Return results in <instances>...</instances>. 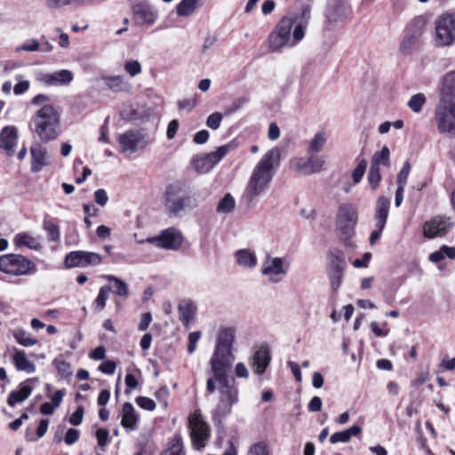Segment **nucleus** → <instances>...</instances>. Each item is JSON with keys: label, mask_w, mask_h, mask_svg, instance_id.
Listing matches in <instances>:
<instances>
[{"label": "nucleus", "mask_w": 455, "mask_h": 455, "mask_svg": "<svg viewBox=\"0 0 455 455\" xmlns=\"http://www.w3.org/2000/svg\"><path fill=\"white\" fill-rule=\"evenodd\" d=\"M452 225L453 223L450 217L435 216L424 224L423 234L427 238L443 236Z\"/></svg>", "instance_id": "nucleus-19"}, {"label": "nucleus", "mask_w": 455, "mask_h": 455, "mask_svg": "<svg viewBox=\"0 0 455 455\" xmlns=\"http://www.w3.org/2000/svg\"><path fill=\"white\" fill-rule=\"evenodd\" d=\"M290 269V260L287 258L274 257L267 254L261 266V275L266 276L268 283H279L287 275Z\"/></svg>", "instance_id": "nucleus-9"}, {"label": "nucleus", "mask_w": 455, "mask_h": 455, "mask_svg": "<svg viewBox=\"0 0 455 455\" xmlns=\"http://www.w3.org/2000/svg\"><path fill=\"white\" fill-rule=\"evenodd\" d=\"M101 261V256L98 253L84 251H76L68 253L65 257L64 262L68 268H72L97 266L100 265Z\"/></svg>", "instance_id": "nucleus-17"}, {"label": "nucleus", "mask_w": 455, "mask_h": 455, "mask_svg": "<svg viewBox=\"0 0 455 455\" xmlns=\"http://www.w3.org/2000/svg\"><path fill=\"white\" fill-rule=\"evenodd\" d=\"M32 393V387L29 386H23L19 391H12L8 397V404L13 407L16 403L26 400Z\"/></svg>", "instance_id": "nucleus-37"}, {"label": "nucleus", "mask_w": 455, "mask_h": 455, "mask_svg": "<svg viewBox=\"0 0 455 455\" xmlns=\"http://www.w3.org/2000/svg\"><path fill=\"white\" fill-rule=\"evenodd\" d=\"M179 126H180V124H179L178 120H176V119L172 120L168 124L166 136L169 140H172L175 137V135L179 130Z\"/></svg>", "instance_id": "nucleus-64"}, {"label": "nucleus", "mask_w": 455, "mask_h": 455, "mask_svg": "<svg viewBox=\"0 0 455 455\" xmlns=\"http://www.w3.org/2000/svg\"><path fill=\"white\" fill-rule=\"evenodd\" d=\"M426 96L422 92L416 93L408 101V107L415 113H419L426 103Z\"/></svg>", "instance_id": "nucleus-44"}, {"label": "nucleus", "mask_w": 455, "mask_h": 455, "mask_svg": "<svg viewBox=\"0 0 455 455\" xmlns=\"http://www.w3.org/2000/svg\"><path fill=\"white\" fill-rule=\"evenodd\" d=\"M419 40V39L416 38L415 36H411L407 32L400 44V52L404 55L410 54L418 44Z\"/></svg>", "instance_id": "nucleus-42"}, {"label": "nucleus", "mask_w": 455, "mask_h": 455, "mask_svg": "<svg viewBox=\"0 0 455 455\" xmlns=\"http://www.w3.org/2000/svg\"><path fill=\"white\" fill-rule=\"evenodd\" d=\"M164 200L166 211L173 215L186 209H193L197 204L189 196L188 187L180 181L170 184L166 188Z\"/></svg>", "instance_id": "nucleus-5"}, {"label": "nucleus", "mask_w": 455, "mask_h": 455, "mask_svg": "<svg viewBox=\"0 0 455 455\" xmlns=\"http://www.w3.org/2000/svg\"><path fill=\"white\" fill-rule=\"evenodd\" d=\"M137 404L147 411H154L156 409V403L151 398L146 396H138L136 398Z\"/></svg>", "instance_id": "nucleus-55"}, {"label": "nucleus", "mask_w": 455, "mask_h": 455, "mask_svg": "<svg viewBox=\"0 0 455 455\" xmlns=\"http://www.w3.org/2000/svg\"><path fill=\"white\" fill-rule=\"evenodd\" d=\"M116 364L114 361H106L99 366V371L105 374H113L116 371Z\"/></svg>", "instance_id": "nucleus-62"}, {"label": "nucleus", "mask_w": 455, "mask_h": 455, "mask_svg": "<svg viewBox=\"0 0 455 455\" xmlns=\"http://www.w3.org/2000/svg\"><path fill=\"white\" fill-rule=\"evenodd\" d=\"M347 13V7L340 0H332L329 4L327 11V19L331 22H337L338 20L346 17Z\"/></svg>", "instance_id": "nucleus-27"}, {"label": "nucleus", "mask_w": 455, "mask_h": 455, "mask_svg": "<svg viewBox=\"0 0 455 455\" xmlns=\"http://www.w3.org/2000/svg\"><path fill=\"white\" fill-rule=\"evenodd\" d=\"M306 26L296 23L295 16L283 17L268 36V45L272 52L283 47H293L304 38Z\"/></svg>", "instance_id": "nucleus-3"}, {"label": "nucleus", "mask_w": 455, "mask_h": 455, "mask_svg": "<svg viewBox=\"0 0 455 455\" xmlns=\"http://www.w3.org/2000/svg\"><path fill=\"white\" fill-rule=\"evenodd\" d=\"M132 19L134 26L148 28L159 20L158 7L150 0H135L131 5Z\"/></svg>", "instance_id": "nucleus-7"}, {"label": "nucleus", "mask_w": 455, "mask_h": 455, "mask_svg": "<svg viewBox=\"0 0 455 455\" xmlns=\"http://www.w3.org/2000/svg\"><path fill=\"white\" fill-rule=\"evenodd\" d=\"M235 339V330L233 327L221 328L218 333L214 351L209 362L213 374L206 381V391L209 394L216 391L217 380L228 379V373L235 360L233 354Z\"/></svg>", "instance_id": "nucleus-1"}, {"label": "nucleus", "mask_w": 455, "mask_h": 455, "mask_svg": "<svg viewBox=\"0 0 455 455\" xmlns=\"http://www.w3.org/2000/svg\"><path fill=\"white\" fill-rule=\"evenodd\" d=\"M380 164L386 167L390 166V150L387 146H384L380 151L375 152L372 156L371 165L379 168Z\"/></svg>", "instance_id": "nucleus-38"}, {"label": "nucleus", "mask_w": 455, "mask_h": 455, "mask_svg": "<svg viewBox=\"0 0 455 455\" xmlns=\"http://www.w3.org/2000/svg\"><path fill=\"white\" fill-rule=\"evenodd\" d=\"M94 200L99 205L105 206L108 202V196L106 190L103 188L97 189L94 193Z\"/></svg>", "instance_id": "nucleus-61"}, {"label": "nucleus", "mask_w": 455, "mask_h": 455, "mask_svg": "<svg viewBox=\"0 0 455 455\" xmlns=\"http://www.w3.org/2000/svg\"><path fill=\"white\" fill-rule=\"evenodd\" d=\"M200 0H182L176 6L177 15L180 17L191 16L199 6Z\"/></svg>", "instance_id": "nucleus-36"}, {"label": "nucleus", "mask_w": 455, "mask_h": 455, "mask_svg": "<svg viewBox=\"0 0 455 455\" xmlns=\"http://www.w3.org/2000/svg\"><path fill=\"white\" fill-rule=\"evenodd\" d=\"M236 263L244 268H252L257 265V258L254 252L248 249L238 250L235 254Z\"/></svg>", "instance_id": "nucleus-30"}, {"label": "nucleus", "mask_w": 455, "mask_h": 455, "mask_svg": "<svg viewBox=\"0 0 455 455\" xmlns=\"http://www.w3.org/2000/svg\"><path fill=\"white\" fill-rule=\"evenodd\" d=\"M307 159L295 158L291 161L292 168L297 172L304 175H309L312 173L319 172L325 164V161L322 156L309 154Z\"/></svg>", "instance_id": "nucleus-20"}, {"label": "nucleus", "mask_w": 455, "mask_h": 455, "mask_svg": "<svg viewBox=\"0 0 455 455\" xmlns=\"http://www.w3.org/2000/svg\"><path fill=\"white\" fill-rule=\"evenodd\" d=\"M161 455H185L180 437H174L170 447L163 451Z\"/></svg>", "instance_id": "nucleus-47"}, {"label": "nucleus", "mask_w": 455, "mask_h": 455, "mask_svg": "<svg viewBox=\"0 0 455 455\" xmlns=\"http://www.w3.org/2000/svg\"><path fill=\"white\" fill-rule=\"evenodd\" d=\"M235 205V201L230 194H227L219 203L217 212L220 213L231 212Z\"/></svg>", "instance_id": "nucleus-45"}, {"label": "nucleus", "mask_w": 455, "mask_h": 455, "mask_svg": "<svg viewBox=\"0 0 455 455\" xmlns=\"http://www.w3.org/2000/svg\"><path fill=\"white\" fill-rule=\"evenodd\" d=\"M381 181V174L379 167L371 165L368 173V182L372 190L377 189L379 182Z\"/></svg>", "instance_id": "nucleus-49"}, {"label": "nucleus", "mask_w": 455, "mask_h": 455, "mask_svg": "<svg viewBox=\"0 0 455 455\" xmlns=\"http://www.w3.org/2000/svg\"><path fill=\"white\" fill-rule=\"evenodd\" d=\"M247 98L245 97H239V98H236L233 102L232 104L227 108L226 109V113L227 114H233L235 112H236L238 109H240L246 102H247Z\"/></svg>", "instance_id": "nucleus-58"}, {"label": "nucleus", "mask_w": 455, "mask_h": 455, "mask_svg": "<svg viewBox=\"0 0 455 455\" xmlns=\"http://www.w3.org/2000/svg\"><path fill=\"white\" fill-rule=\"evenodd\" d=\"M411 171V164L409 161H406L397 175V185L404 186L407 183V179Z\"/></svg>", "instance_id": "nucleus-54"}, {"label": "nucleus", "mask_w": 455, "mask_h": 455, "mask_svg": "<svg viewBox=\"0 0 455 455\" xmlns=\"http://www.w3.org/2000/svg\"><path fill=\"white\" fill-rule=\"evenodd\" d=\"M139 243H148L156 245L159 248L165 250H177L183 242V237L180 232L175 228H167L164 230L160 235L148 237L145 240H138Z\"/></svg>", "instance_id": "nucleus-15"}, {"label": "nucleus", "mask_w": 455, "mask_h": 455, "mask_svg": "<svg viewBox=\"0 0 455 455\" xmlns=\"http://www.w3.org/2000/svg\"><path fill=\"white\" fill-rule=\"evenodd\" d=\"M367 164V161L364 158L361 159L358 162L356 167L352 172V179L355 184L360 183V181L363 178L366 172Z\"/></svg>", "instance_id": "nucleus-48"}, {"label": "nucleus", "mask_w": 455, "mask_h": 455, "mask_svg": "<svg viewBox=\"0 0 455 455\" xmlns=\"http://www.w3.org/2000/svg\"><path fill=\"white\" fill-rule=\"evenodd\" d=\"M124 70L131 76H135L141 73V65L138 60H130L124 64Z\"/></svg>", "instance_id": "nucleus-53"}, {"label": "nucleus", "mask_w": 455, "mask_h": 455, "mask_svg": "<svg viewBox=\"0 0 455 455\" xmlns=\"http://www.w3.org/2000/svg\"><path fill=\"white\" fill-rule=\"evenodd\" d=\"M435 114L439 132L455 135V101L440 100Z\"/></svg>", "instance_id": "nucleus-10"}, {"label": "nucleus", "mask_w": 455, "mask_h": 455, "mask_svg": "<svg viewBox=\"0 0 455 455\" xmlns=\"http://www.w3.org/2000/svg\"><path fill=\"white\" fill-rule=\"evenodd\" d=\"M84 413V408L79 406L76 411L70 416L69 423L73 426H79L83 421Z\"/></svg>", "instance_id": "nucleus-60"}, {"label": "nucleus", "mask_w": 455, "mask_h": 455, "mask_svg": "<svg viewBox=\"0 0 455 455\" xmlns=\"http://www.w3.org/2000/svg\"><path fill=\"white\" fill-rule=\"evenodd\" d=\"M13 363L18 371L33 373L36 371L35 364L28 361L25 351L17 350L13 355Z\"/></svg>", "instance_id": "nucleus-31"}, {"label": "nucleus", "mask_w": 455, "mask_h": 455, "mask_svg": "<svg viewBox=\"0 0 455 455\" xmlns=\"http://www.w3.org/2000/svg\"><path fill=\"white\" fill-rule=\"evenodd\" d=\"M14 243L17 246H25L35 251H38L43 247L39 237L33 236L25 232L15 235Z\"/></svg>", "instance_id": "nucleus-29"}, {"label": "nucleus", "mask_w": 455, "mask_h": 455, "mask_svg": "<svg viewBox=\"0 0 455 455\" xmlns=\"http://www.w3.org/2000/svg\"><path fill=\"white\" fill-rule=\"evenodd\" d=\"M180 320L185 324L189 323L193 320L196 307L190 300H183L179 304Z\"/></svg>", "instance_id": "nucleus-35"}, {"label": "nucleus", "mask_w": 455, "mask_h": 455, "mask_svg": "<svg viewBox=\"0 0 455 455\" xmlns=\"http://www.w3.org/2000/svg\"><path fill=\"white\" fill-rule=\"evenodd\" d=\"M30 153L32 156L31 171L33 172H39L44 166L50 164L47 149L42 145L34 144L30 148Z\"/></svg>", "instance_id": "nucleus-24"}, {"label": "nucleus", "mask_w": 455, "mask_h": 455, "mask_svg": "<svg viewBox=\"0 0 455 455\" xmlns=\"http://www.w3.org/2000/svg\"><path fill=\"white\" fill-rule=\"evenodd\" d=\"M108 435H109V434L107 429L100 428L96 431V437L98 440V444L100 447L103 448L107 444L108 440Z\"/></svg>", "instance_id": "nucleus-63"}, {"label": "nucleus", "mask_w": 455, "mask_h": 455, "mask_svg": "<svg viewBox=\"0 0 455 455\" xmlns=\"http://www.w3.org/2000/svg\"><path fill=\"white\" fill-rule=\"evenodd\" d=\"M35 267L34 263L19 254H6L0 257V271L11 275H24Z\"/></svg>", "instance_id": "nucleus-12"}, {"label": "nucleus", "mask_w": 455, "mask_h": 455, "mask_svg": "<svg viewBox=\"0 0 455 455\" xmlns=\"http://www.w3.org/2000/svg\"><path fill=\"white\" fill-rule=\"evenodd\" d=\"M361 432L362 428L359 426H353L344 431L332 434L330 438V442L331 443H347L352 436H357Z\"/></svg>", "instance_id": "nucleus-34"}, {"label": "nucleus", "mask_w": 455, "mask_h": 455, "mask_svg": "<svg viewBox=\"0 0 455 455\" xmlns=\"http://www.w3.org/2000/svg\"><path fill=\"white\" fill-rule=\"evenodd\" d=\"M106 85L115 92H124L131 89V84L124 81L121 76L104 77Z\"/></svg>", "instance_id": "nucleus-32"}, {"label": "nucleus", "mask_w": 455, "mask_h": 455, "mask_svg": "<svg viewBox=\"0 0 455 455\" xmlns=\"http://www.w3.org/2000/svg\"><path fill=\"white\" fill-rule=\"evenodd\" d=\"M74 79L71 71L61 69L53 73L40 74L37 80L48 86L68 85Z\"/></svg>", "instance_id": "nucleus-23"}, {"label": "nucleus", "mask_w": 455, "mask_h": 455, "mask_svg": "<svg viewBox=\"0 0 455 455\" xmlns=\"http://www.w3.org/2000/svg\"><path fill=\"white\" fill-rule=\"evenodd\" d=\"M390 208V201L385 196H379L376 202L374 215L376 229L371 233L370 243H375L380 237L385 228Z\"/></svg>", "instance_id": "nucleus-18"}, {"label": "nucleus", "mask_w": 455, "mask_h": 455, "mask_svg": "<svg viewBox=\"0 0 455 455\" xmlns=\"http://www.w3.org/2000/svg\"><path fill=\"white\" fill-rule=\"evenodd\" d=\"M54 365L56 366V369L58 372L64 378L70 377L72 375V370L70 364L64 361V360H59L55 359L53 361Z\"/></svg>", "instance_id": "nucleus-50"}, {"label": "nucleus", "mask_w": 455, "mask_h": 455, "mask_svg": "<svg viewBox=\"0 0 455 455\" xmlns=\"http://www.w3.org/2000/svg\"><path fill=\"white\" fill-rule=\"evenodd\" d=\"M357 208L350 203L341 204L336 215V231L342 240H347L355 234L357 223Z\"/></svg>", "instance_id": "nucleus-8"}, {"label": "nucleus", "mask_w": 455, "mask_h": 455, "mask_svg": "<svg viewBox=\"0 0 455 455\" xmlns=\"http://www.w3.org/2000/svg\"><path fill=\"white\" fill-rule=\"evenodd\" d=\"M44 229L46 232L49 242H58L60 238V228L51 221H44Z\"/></svg>", "instance_id": "nucleus-46"}, {"label": "nucleus", "mask_w": 455, "mask_h": 455, "mask_svg": "<svg viewBox=\"0 0 455 455\" xmlns=\"http://www.w3.org/2000/svg\"><path fill=\"white\" fill-rule=\"evenodd\" d=\"M235 148L232 143L225 144L209 154L196 156L193 160L194 168L197 172H210L228 152Z\"/></svg>", "instance_id": "nucleus-14"}, {"label": "nucleus", "mask_w": 455, "mask_h": 455, "mask_svg": "<svg viewBox=\"0 0 455 455\" xmlns=\"http://www.w3.org/2000/svg\"><path fill=\"white\" fill-rule=\"evenodd\" d=\"M435 41L440 46H449L455 41V16L446 13L435 21Z\"/></svg>", "instance_id": "nucleus-13"}, {"label": "nucleus", "mask_w": 455, "mask_h": 455, "mask_svg": "<svg viewBox=\"0 0 455 455\" xmlns=\"http://www.w3.org/2000/svg\"><path fill=\"white\" fill-rule=\"evenodd\" d=\"M40 48V44L36 39H28L25 41L21 45L17 46L16 52H37Z\"/></svg>", "instance_id": "nucleus-51"}, {"label": "nucleus", "mask_w": 455, "mask_h": 455, "mask_svg": "<svg viewBox=\"0 0 455 455\" xmlns=\"http://www.w3.org/2000/svg\"><path fill=\"white\" fill-rule=\"evenodd\" d=\"M222 118V114L220 112H214L208 116L206 125L212 130H217L220 126Z\"/></svg>", "instance_id": "nucleus-52"}, {"label": "nucleus", "mask_w": 455, "mask_h": 455, "mask_svg": "<svg viewBox=\"0 0 455 455\" xmlns=\"http://www.w3.org/2000/svg\"><path fill=\"white\" fill-rule=\"evenodd\" d=\"M17 140V129L13 126H6L0 133V147L6 151L8 156H12Z\"/></svg>", "instance_id": "nucleus-25"}, {"label": "nucleus", "mask_w": 455, "mask_h": 455, "mask_svg": "<svg viewBox=\"0 0 455 455\" xmlns=\"http://www.w3.org/2000/svg\"><path fill=\"white\" fill-rule=\"evenodd\" d=\"M138 417L134 407L131 403H125L122 410L121 425L127 429L133 430L136 427Z\"/></svg>", "instance_id": "nucleus-28"}, {"label": "nucleus", "mask_w": 455, "mask_h": 455, "mask_svg": "<svg viewBox=\"0 0 455 455\" xmlns=\"http://www.w3.org/2000/svg\"><path fill=\"white\" fill-rule=\"evenodd\" d=\"M440 100L455 101V71L448 72L443 76Z\"/></svg>", "instance_id": "nucleus-26"}, {"label": "nucleus", "mask_w": 455, "mask_h": 455, "mask_svg": "<svg viewBox=\"0 0 455 455\" xmlns=\"http://www.w3.org/2000/svg\"><path fill=\"white\" fill-rule=\"evenodd\" d=\"M190 435L196 449L204 448L211 436L208 424L204 420L199 410L195 411L188 418Z\"/></svg>", "instance_id": "nucleus-11"}, {"label": "nucleus", "mask_w": 455, "mask_h": 455, "mask_svg": "<svg viewBox=\"0 0 455 455\" xmlns=\"http://www.w3.org/2000/svg\"><path fill=\"white\" fill-rule=\"evenodd\" d=\"M247 455H268L267 447L264 443H254Z\"/></svg>", "instance_id": "nucleus-56"}, {"label": "nucleus", "mask_w": 455, "mask_h": 455, "mask_svg": "<svg viewBox=\"0 0 455 455\" xmlns=\"http://www.w3.org/2000/svg\"><path fill=\"white\" fill-rule=\"evenodd\" d=\"M80 437V432L75 428H69L64 437V441L68 445L76 443Z\"/></svg>", "instance_id": "nucleus-59"}, {"label": "nucleus", "mask_w": 455, "mask_h": 455, "mask_svg": "<svg viewBox=\"0 0 455 455\" xmlns=\"http://www.w3.org/2000/svg\"><path fill=\"white\" fill-rule=\"evenodd\" d=\"M426 21L423 17H416L412 20L408 27V33L411 36H415L416 38L419 39L423 34Z\"/></svg>", "instance_id": "nucleus-40"}, {"label": "nucleus", "mask_w": 455, "mask_h": 455, "mask_svg": "<svg viewBox=\"0 0 455 455\" xmlns=\"http://www.w3.org/2000/svg\"><path fill=\"white\" fill-rule=\"evenodd\" d=\"M202 336L201 331H193L188 335V352L193 354L196 348V343Z\"/></svg>", "instance_id": "nucleus-57"}, {"label": "nucleus", "mask_w": 455, "mask_h": 455, "mask_svg": "<svg viewBox=\"0 0 455 455\" xmlns=\"http://www.w3.org/2000/svg\"><path fill=\"white\" fill-rule=\"evenodd\" d=\"M270 361L271 355L268 346L267 344H261L250 357L249 363L256 374L261 375L265 372Z\"/></svg>", "instance_id": "nucleus-22"}, {"label": "nucleus", "mask_w": 455, "mask_h": 455, "mask_svg": "<svg viewBox=\"0 0 455 455\" xmlns=\"http://www.w3.org/2000/svg\"><path fill=\"white\" fill-rule=\"evenodd\" d=\"M13 335L16 341L24 347L34 346L37 342L36 339H33L28 332L21 329L16 330Z\"/></svg>", "instance_id": "nucleus-43"}, {"label": "nucleus", "mask_w": 455, "mask_h": 455, "mask_svg": "<svg viewBox=\"0 0 455 455\" xmlns=\"http://www.w3.org/2000/svg\"><path fill=\"white\" fill-rule=\"evenodd\" d=\"M104 278L114 283L113 287L111 288L113 289L115 294L124 299L129 296L128 285L123 280L114 275H105Z\"/></svg>", "instance_id": "nucleus-39"}, {"label": "nucleus", "mask_w": 455, "mask_h": 455, "mask_svg": "<svg viewBox=\"0 0 455 455\" xmlns=\"http://www.w3.org/2000/svg\"><path fill=\"white\" fill-rule=\"evenodd\" d=\"M280 157V149L275 147L254 166L243 196L249 205L254 206L259 198L268 190L275 170L279 166Z\"/></svg>", "instance_id": "nucleus-2"}, {"label": "nucleus", "mask_w": 455, "mask_h": 455, "mask_svg": "<svg viewBox=\"0 0 455 455\" xmlns=\"http://www.w3.org/2000/svg\"><path fill=\"white\" fill-rule=\"evenodd\" d=\"M328 258V276L333 291H336L342 283L345 262L341 256L333 252H330Z\"/></svg>", "instance_id": "nucleus-21"}, {"label": "nucleus", "mask_w": 455, "mask_h": 455, "mask_svg": "<svg viewBox=\"0 0 455 455\" xmlns=\"http://www.w3.org/2000/svg\"><path fill=\"white\" fill-rule=\"evenodd\" d=\"M112 291L111 286L105 285L100 288L99 294L95 299L93 305L97 311H101L105 306L106 302L108 299V293Z\"/></svg>", "instance_id": "nucleus-41"}, {"label": "nucleus", "mask_w": 455, "mask_h": 455, "mask_svg": "<svg viewBox=\"0 0 455 455\" xmlns=\"http://www.w3.org/2000/svg\"><path fill=\"white\" fill-rule=\"evenodd\" d=\"M219 384V401L213 410L212 415L215 419L221 420L229 415L232 408L238 403V389L235 380H217Z\"/></svg>", "instance_id": "nucleus-6"}, {"label": "nucleus", "mask_w": 455, "mask_h": 455, "mask_svg": "<svg viewBox=\"0 0 455 455\" xmlns=\"http://www.w3.org/2000/svg\"><path fill=\"white\" fill-rule=\"evenodd\" d=\"M60 123V114L55 108L44 104L33 116L30 127L43 142H48L58 137Z\"/></svg>", "instance_id": "nucleus-4"}, {"label": "nucleus", "mask_w": 455, "mask_h": 455, "mask_svg": "<svg viewBox=\"0 0 455 455\" xmlns=\"http://www.w3.org/2000/svg\"><path fill=\"white\" fill-rule=\"evenodd\" d=\"M118 143L121 153L131 155L145 148L148 145V140L140 132L128 131L119 136Z\"/></svg>", "instance_id": "nucleus-16"}, {"label": "nucleus", "mask_w": 455, "mask_h": 455, "mask_svg": "<svg viewBox=\"0 0 455 455\" xmlns=\"http://www.w3.org/2000/svg\"><path fill=\"white\" fill-rule=\"evenodd\" d=\"M327 134L325 132H317L314 137L308 141V147L307 152L308 154L321 152L327 143Z\"/></svg>", "instance_id": "nucleus-33"}]
</instances>
